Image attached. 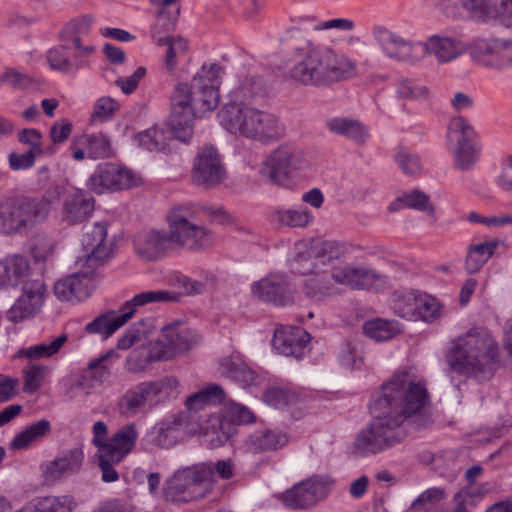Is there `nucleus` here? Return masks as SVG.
Here are the masks:
<instances>
[{"label": "nucleus", "mask_w": 512, "mask_h": 512, "mask_svg": "<svg viewBox=\"0 0 512 512\" xmlns=\"http://www.w3.org/2000/svg\"><path fill=\"white\" fill-rule=\"evenodd\" d=\"M430 405L425 384L416 382L410 369L393 374L381 385L371 406L373 419L354 441L356 453L361 456L374 455L399 445L408 436L406 422L409 419L418 429L431 425Z\"/></svg>", "instance_id": "nucleus-1"}, {"label": "nucleus", "mask_w": 512, "mask_h": 512, "mask_svg": "<svg viewBox=\"0 0 512 512\" xmlns=\"http://www.w3.org/2000/svg\"><path fill=\"white\" fill-rule=\"evenodd\" d=\"M222 72V67L216 63L204 64L191 83L180 82L174 87L170 97L169 125L178 139L188 141L195 117L218 107Z\"/></svg>", "instance_id": "nucleus-2"}, {"label": "nucleus", "mask_w": 512, "mask_h": 512, "mask_svg": "<svg viewBox=\"0 0 512 512\" xmlns=\"http://www.w3.org/2000/svg\"><path fill=\"white\" fill-rule=\"evenodd\" d=\"M500 348L492 334L476 327L459 335L447 355L450 368L467 377L490 379L499 366Z\"/></svg>", "instance_id": "nucleus-3"}, {"label": "nucleus", "mask_w": 512, "mask_h": 512, "mask_svg": "<svg viewBox=\"0 0 512 512\" xmlns=\"http://www.w3.org/2000/svg\"><path fill=\"white\" fill-rule=\"evenodd\" d=\"M356 74V63L329 46L309 49L290 70V78L300 84L326 87Z\"/></svg>", "instance_id": "nucleus-4"}, {"label": "nucleus", "mask_w": 512, "mask_h": 512, "mask_svg": "<svg viewBox=\"0 0 512 512\" xmlns=\"http://www.w3.org/2000/svg\"><path fill=\"white\" fill-rule=\"evenodd\" d=\"M379 279V275L371 269L337 262L332 265L330 275L315 274L306 279L303 289L308 297L323 299L338 293L333 282L353 289H369Z\"/></svg>", "instance_id": "nucleus-5"}, {"label": "nucleus", "mask_w": 512, "mask_h": 512, "mask_svg": "<svg viewBox=\"0 0 512 512\" xmlns=\"http://www.w3.org/2000/svg\"><path fill=\"white\" fill-rule=\"evenodd\" d=\"M214 484L212 466L198 464L176 471L166 482L163 494L168 502H189L206 497Z\"/></svg>", "instance_id": "nucleus-6"}, {"label": "nucleus", "mask_w": 512, "mask_h": 512, "mask_svg": "<svg viewBox=\"0 0 512 512\" xmlns=\"http://www.w3.org/2000/svg\"><path fill=\"white\" fill-rule=\"evenodd\" d=\"M48 214V202L26 197L0 201V234H23Z\"/></svg>", "instance_id": "nucleus-7"}, {"label": "nucleus", "mask_w": 512, "mask_h": 512, "mask_svg": "<svg viewBox=\"0 0 512 512\" xmlns=\"http://www.w3.org/2000/svg\"><path fill=\"white\" fill-rule=\"evenodd\" d=\"M309 167V161L301 151L282 145L266 157L263 173L275 185L291 187Z\"/></svg>", "instance_id": "nucleus-8"}, {"label": "nucleus", "mask_w": 512, "mask_h": 512, "mask_svg": "<svg viewBox=\"0 0 512 512\" xmlns=\"http://www.w3.org/2000/svg\"><path fill=\"white\" fill-rule=\"evenodd\" d=\"M200 335L186 323L174 321L162 328V339L150 344V361H167L194 348Z\"/></svg>", "instance_id": "nucleus-9"}, {"label": "nucleus", "mask_w": 512, "mask_h": 512, "mask_svg": "<svg viewBox=\"0 0 512 512\" xmlns=\"http://www.w3.org/2000/svg\"><path fill=\"white\" fill-rule=\"evenodd\" d=\"M174 420L181 434L201 435L211 448L224 446L231 437L230 428L216 415L186 409L178 413Z\"/></svg>", "instance_id": "nucleus-10"}, {"label": "nucleus", "mask_w": 512, "mask_h": 512, "mask_svg": "<svg viewBox=\"0 0 512 512\" xmlns=\"http://www.w3.org/2000/svg\"><path fill=\"white\" fill-rule=\"evenodd\" d=\"M333 481L327 477L312 476L280 494V501L291 509H309L330 493Z\"/></svg>", "instance_id": "nucleus-11"}, {"label": "nucleus", "mask_w": 512, "mask_h": 512, "mask_svg": "<svg viewBox=\"0 0 512 512\" xmlns=\"http://www.w3.org/2000/svg\"><path fill=\"white\" fill-rule=\"evenodd\" d=\"M373 35L388 58L409 64L421 62V41H411L382 26L375 27Z\"/></svg>", "instance_id": "nucleus-12"}, {"label": "nucleus", "mask_w": 512, "mask_h": 512, "mask_svg": "<svg viewBox=\"0 0 512 512\" xmlns=\"http://www.w3.org/2000/svg\"><path fill=\"white\" fill-rule=\"evenodd\" d=\"M470 11L478 22L512 28V0H447Z\"/></svg>", "instance_id": "nucleus-13"}, {"label": "nucleus", "mask_w": 512, "mask_h": 512, "mask_svg": "<svg viewBox=\"0 0 512 512\" xmlns=\"http://www.w3.org/2000/svg\"><path fill=\"white\" fill-rule=\"evenodd\" d=\"M141 178L130 169L114 163L100 164L88 180V187L97 194L129 189L139 185Z\"/></svg>", "instance_id": "nucleus-14"}, {"label": "nucleus", "mask_w": 512, "mask_h": 512, "mask_svg": "<svg viewBox=\"0 0 512 512\" xmlns=\"http://www.w3.org/2000/svg\"><path fill=\"white\" fill-rule=\"evenodd\" d=\"M226 177V169L217 149L212 145L201 147L194 158L191 181L195 185L211 188Z\"/></svg>", "instance_id": "nucleus-15"}, {"label": "nucleus", "mask_w": 512, "mask_h": 512, "mask_svg": "<svg viewBox=\"0 0 512 512\" xmlns=\"http://www.w3.org/2000/svg\"><path fill=\"white\" fill-rule=\"evenodd\" d=\"M108 224L97 222L83 235L81 243L84 255L79 259L87 269L95 270L111 255V245L107 241Z\"/></svg>", "instance_id": "nucleus-16"}, {"label": "nucleus", "mask_w": 512, "mask_h": 512, "mask_svg": "<svg viewBox=\"0 0 512 512\" xmlns=\"http://www.w3.org/2000/svg\"><path fill=\"white\" fill-rule=\"evenodd\" d=\"M421 42V62L430 56L440 65L450 64L457 61L468 50L463 40L444 33L430 35Z\"/></svg>", "instance_id": "nucleus-17"}, {"label": "nucleus", "mask_w": 512, "mask_h": 512, "mask_svg": "<svg viewBox=\"0 0 512 512\" xmlns=\"http://www.w3.org/2000/svg\"><path fill=\"white\" fill-rule=\"evenodd\" d=\"M47 296V287L42 278L24 282L22 295L9 309L7 317L14 323L34 316L43 306Z\"/></svg>", "instance_id": "nucleus-18"}, {"label": "nucleus", "mask_w": 512, "mask_h": 512, "mask_svg": "<svg viewBox=\"0 0 512 512\" xmlns=\"http://www.w3.org/2000/svg\"><path fill=\"white\" fill-rule=\"evenodd\" d=\"M258 110L243 103L231 102L220 110L218 118L222 127L231 134L252 140Z\"/></svg>", "instance_id": "nucleus-19"}, {"label": "nucleus", "mask_w": 512, "mask_h": 512, "mask_svg": "<svg viewBox=\"0 0 512 512\" xmlns=\"http://www.w3.org/2000/svg\"><path fill=\"white\" fill-rule=\"evenodd\" d=\"M88 24L84 22L74 23L68 26L64 31L65 44L53 49H50L47 53V61L49 66L53 70L67 71L71 67L69 43L71 42L76 49L80 52L89 54L93 51L91 45H82L80 34H86L88 32Z\"/></svg>", "instance_id": "nucleus-20"}, {"label": "nucleus", "mask_w": 512, "mask_h": 512, "mask_svg": "<svg viewBox=\"0 0 512 512\" xmlns=\"http://www.w3.org/2000/svg\"><path fill=\"white\" fill-rule=\"evenodd\" d=\"M135 254L143 261L153 262L173 251L166 230L146 229L133 238Z\"/></svg>", "instance_id": "nucleus-21"}, {"label": "nucleus", "mask_w": 512, "mask_h": 512, "mask_svg": "<svg viewBox=\"0 0 512 512\" xmlns=\"http://www.w3.org/2000/svg\"><path fill=\"white\" fill-rule=\"evenodd\" d=\"M92 269L77 272L54 285V295L61 301L74 302L87 299L95 289Z\"/></svg>", "instance_id": "nucleus-22"}, {"label": "nucleus", "mask_w": 512, "mask_h": 512, "mask_svg": "<svg viewBox=\"0 0 512 512\" xmlns=\"http://www.w3.org/2000/svg\"><path fill=\"white\" fill-rule=\"evenodd\" d=\"M84 462L81 447H74L58 455L44 467V481L52 485L64 477L79 473Z\"/></svg>", "instance_id": "nucleus-23"}, {"label": "nucleus", "mask_w": 512, "mask_h": 512, "mask_svg": "<svg viewBox=\"0 0 512 512\" xmlns=\"http://www.w3.org/2000/svg\"><path fill=\"white\" fill-rule=\"evenodd\" d=\"M310 339V335L301 327L282 326L275 330L272 344L280 354L300 359Z\"/></svg>", "instance_id": "nucleus-24"}, {"label": "nucleus", "mask_w": 512, "mask_h": 512, "mask_svg": "<svg viewBox=\"0 0 512 512\" xmlns=\"http://www.w3.org/2000/svg\"><path fill=\"white\" fill-rule=\"evenodd\" d=\"M289 435L277 429H265L250 434L243 443L246 453L259 454L275 452L285 447Z\"/></svg>", "instance_id": "nucleus-25"}, {"label": "nucleus", "mask_w": 512, "mask_h": 512, "mask_svg": "<svg viewBox=\"0 0 512 512\" xmlns=\"http://www.w3.org/2000/svg\"><path fill=\"white\" fill-rule=\"evenodd\" d=\"M138 435L136 425L127 423L110 437L101 453L107 458L121 462L134 449Z\"/></svg>", "instance_id": "nucleus-26"}, {"label": "nucleus", "mask_w": 512, "mask_h": 512, "mask_svg": "<svg viewBox=\"0 0 512 512\" xmlns=\"http://www.w3.org/2000/svg\"><path fill=\"white\" fill-rule=\"evenodd\" d=\"M94 208V198L86 191L75 189L65 197L63 218L70 224H79L91 216Z\"/></svg>", "instance_id": "nucleus-27"}, {"label": "nucleus", "mask_w": 512, "mask_h": 512, "mask_svg": "<svg viewBox=\"0 0 512 512\" xmlns=\"http://www.w3.org/2000/svg\"><path fill=\"white\" fill-rule=\"evenodd\" d=\"M193 211L190 206L178 205L173 207L167 215L170 246L172 250L182 249V243L190 232L193 218Z\"/></svg>", "instance_id": "nucleus-28"}, {"label": "nucleus", "mask_w": 512, "mask_h": 512, "mask_svg": "<svg viewBox=\"0 0 512 512\" xmlns=\"http://www.w3.org/2000/svg\"><path fill=\"white\" fill-rule=\"evenodd\" d=\"M253 294L262 301L276 305H286L290 302V293L285 278L278 274L269 275L255 283Z\"/></svg>", "instance_id": "nucleus-29"}, {"label": "nucleus", "mask_w": 512, "mask_h": 512, "mask_svg": "<svg viewBox=\"0 0 512 512\" xmlns=\"http://www.w3.org/2000/svg\"><path fill=\"white\" fill-rule=\"evenodd\" d=\"M266 403L276 409L288 410L294 418H300L306 409L305 398L289 388L273 387L264 395Z\"/></svg>", "instance_id": "nucleus-30"}, {"label": "nucleus", "mask_w": 512, "mask_h": 512, "mask_svg": "<svg viewBox=\"0 0 512 512\" xmlns=\"http://www.w3.org/2000/svg\"><path fill=\"white\" fill-rule=\"evenodd\" d=\"M501 38H477L470 47L471 59L478 65L500 70Z\"/></svg>", "instance_id": "nucleus-31"}, {"label": "nucleus", "mask_w": 512, "mask_h": 512, "mask_svg": "<svg viewBox=\"0 0 512 512\" xmlns=\"http://www.w3.org/2000/svg\"><path fill=\"white\" fill-rule=\"evenodd\" d=\"M310 256L316 260L319 266L335 265L348 254L345 243L336 240L313 239L309 242Z\"/></svg>", "instance_id": "nucleus-32"}, {"label": "nucleus", "mask_w": 512, "mask_h": 512, "mask_svg": "<svg viewBox=\"0 0 512 512\" xmlns=\"http://www.w3.org/2000/svg\"><path fill=\"white\" fill-rule=\"evenodd\" d=\"M152 388L146 381L128 389L117 401V411L120 415L134 417L148 402L154 401Z\"/></svg>", "instance_id": "nucleus-33"}, {"label": "nucleus", "mask_w": 512, "mask_h": 512, "mask_svg": "<svg viewBox=\"0 0 512 512\" xmlns=\"http://www.w3.org/2000/svg\"><path fill=\"white\" fill-rule=\"evenodd\" d=\"M257 115L252 140L267 144L285 135V125L276 115L263 110H258Z\"/></svg>", "instance_id": "nucleus-34"}, {"label": "nucleus", "mask_w": 512, "mask_h": 512, "mask_svg": "<svg viewBox=\"0 0 512 512\" xmlns=\"http://www.w3.org/2000/svg\"><path fill=\"white\" fill-rule=\"evenodd\" d=\"M180 294L168 290H149L136 294L132 299L126 301L120 312L123 313L126 320L129 321L137 308L153 303H171L178 302Z\"/></svg>", "instance_id": "nucleus-35"}, {"label": "nucleus", "mask_w": 512, "mask_h": 512, "mask_svg": "<svg viewBox=\"0 0 512 512\" xmlns=\"http://www.w3.org/2000/svg\"><path fill=\"white\" fill-rule=\"evenodd\" d=\"M327 129L334 134L341 135L357 143H364L369 136V130L360 121L345 117L327 119Z\"/></svg>", "instance_id": "nucleus-36"}, {"label": "nucleus", "mask_w": 512, "mask_h": 512, "mask_svg": "<svg viewBox=\"0 0 512 512\" xmlns=\"http://www.w3.org/2000/svg\"><path fill=\"white\" fill-rule=\"evenodd\" d=\"M497 247V240L469 245L464 263L465 271L468 274H475L479 272L484 264L492 257Z\"/></svg>", "instance_id": "nucleus-37"}, {"label": "nucleus", "mask_w": 512, "mask_h": 512, "mask_svg": "<svg viewBox=\"0 0 512 512\" xmlns=\"http://www.w3.org/2000/svg\"><path fill=\"white\" fill-rule=\"evenodd\" d=\"M51 431V424L46 419H41L23 431L15 435L9 443V449L12 451L29 448L33 443L40 441Z\"/></svg>", "instance_id": "nucleus-38"}, {"label": "nucleus", "mask_w": 512, "mask_h": 512, "mask_svg": "<svg viewBox=\"0 0 512 512\" xmlns=\"http://www.w3.org/2000/svg\"><path fill=\"white\" fill-rule=\"evenodd\" d=\"M154 43L158 46H166L164 62L166 69L173 72L177 65V58L184 55L188 50V42L181 36H158L154 35Z\"/></svg>", "instance_id": "nucleus-39"}, {"label": "nucleus", "mask_w": 512, "mask_h": 512, "mask_svg": "<svg viewBox=\"0 0 512 512\" xmlns=\"http://www.w3.org/2000/svg\"><path fill=\"white\" fill-rule=\"evenodd\" d=\"M29 271V264L25 257L13 255L0 261V283L17 284Z\"/></svg>", "instance_id": "nucleus-40"}, {"label": "nucleus", "mask_w": 512, "mask_h": 512, "mask_svg": "<svg viewBox=\"0 0 512 512\" xmlns=\"http://www.w3.org/2000/svg\"><path fill=\"white\" fill-rule=\"evenodd\" d=\"M272 220L279 226L305 228L313 221V215L306 207L299 209H278L273 212Z\"/></svg>", "instance_id": "nucleus-41"}, {"label": "nucleus", "mask_w": 512, "mask_h": 512, "mask_svg": "<svg viewBox=\"0 0 512 512\" xmlns=\"http://www.w3.org/2000/svg\"><path fill=\"white\" fill-rule=\"evenodd\" d=\"M127 322L122 312L115 315L113 311L101 314L85 326V331L91 334H101L104 337L111 336L115 331Z\"/></svg>", "instance_id": "nucleus-42"}, {"label": "nucleus", "mask_w": 512, "mask_h": 512, "mask_svg": "<svg viewBox=\"0 0 512 512\" xmlns=\"http://www.w3.org/2000/svg\"><path fill=\"white\" fill-rule=\"evenodd\" d=\"M419 295L420 291L416 290L394 293L392 302L394 313L406 320L417 321Z\"/></svg>", "instance_id": "nucleus-43"}, {"label": "nucleus", "mask_w": 512, "mask_h": 512, "mask_svg": "<svg viewBox=\"0 0 512 512\" xmlns=\"http://www.w3.org/2000/svg\"><path fill=\"white\" fill-rule=\"evenodd\" d=\"M225 426L230 428L231 434L233 428L231 424L243 425L253 423L255 421L254 414L244 405L229 401L225 403L221 415H217Z\"/></svg>", "instance_id": "nucleus-44"}, {"label": "nucleus", "mask_w": 512, "mask_h": 512, "mask_svg": "<svg viewBox=\"0 0 512 512\" xmlns=\"http://www.w3.org/2000/svg\"><path fill=\"white\" fill-rule=\"evenodd\" d=\"M474 128L463 117H453L448 125L447 139L450 144L460 145L475 141Z\"/></svg>", "instance_id": "nucleus-45"}, {"label": "nucleus", "mask_w": 512, "mask_h": 512, "mask_svg": "<svg viewBox=\"0 0 512 512\" xmlns=\"http://www.w3.org/2000/svg\"><path fill=\"white\" fill-rule=\"evenodd\" d=\"M362 330L366 336L375 341H387L400 333L396 322H390L383 319H373L366 321Z\"/></svg>", "instance_id": "nucleus-46"}, {"label": "nucleus", "mask_w": 512, "mask_h": 512, "mask_svg": "<svg viewBox=\"0 0 512 512\" xmlns=\"http://www.w3.org/2000/svg\"><path fill=\"white\" fill-rule=\"evenodd\" d=\"M86 145L88 156L92 159H103L112 154L111 141L104 133L86 134L81 137Z\"/></svg>", "instance_id": "nucleus-47"}, {"label": "nucleus", "mask_w": 512, "mask_h": 512, "mask_svg": "<svg viewBox=\"0 0 512 512\" xmlns=\"http://www.w3.org/2000/svg\"><path fill=\"white\" fill-rule=\"evenodd\" d=\"M49 367L39 364H28L23 369V391L28 394L38 391L49 374Z\"/></svg>", "instance_id": "nucleus-48"}, {"label": "nucleus", "mask_w": 512, "mask_h": 512, "mask_svg": "<svg viewBox=\"0 0 512 512\" xmlns=\"http://www.w3.org/2000/svg\"><path fill=\"white\" fill-rule=\"evenodd\" d=\"M68 337L66 334H61L49 343H41L26 349L21 350V355L29 359L48 358L56 353L67 342Z\"/></svg>", "instance_id": "nucleus-49"}, {"label": "nucleus", "mask_w": 512, "mask_h": 512, "mask_svg": "<svg viewBox=\"0 0 512 512\" xmlns=\"http://www.w3.org/2000/svg\"><path fill=\"white\" fill-rule=\"evenodd\" d=\"M443 312L442 304L433 296L420 292L418 296L417 321L433 322Z\"/></svg>", "instance_id": "nucleus-50"}, {"label": "nucleus", "mask_w": 512, "mask_h": 512, "mask_svg": "<svg viewBox=\"0 0 512 512\" xmlns=\"http://www.w3.org/2000/svg\"><path fill=\"white\" fill-rule=\"evenodd\" d=\"M36 499L40 512H72L77 506L71 495L46 496Z\"/></svg>", "instance_id": "nucleus-51"}, {"label": "nucleus", "mask_w": 512, "mask_h": 512, "mask_svg": "<svg viewBox=\"0 0 512 512\" xmlns=\"http://www.w3.org/2000/svg\"><path fill=\"white\" fill-rule=\"evenodd\" d=\"M120 109L117 100L109 96L100 97L93 106L90 116L91 123H103L112 119L115 113Z\"/></svg>", "instance_id": "nucleus-52"}, {"label": "nucleus", "mask_w": 512, "mask_h": 512, "mask_svg": "<svg viewBox=\"0 0 512 512\" xmlns=\"http://www.w3.org/2000/svg\"><path fill=\"white\" fill-rule=\"evenodd\" d=\"M190 232L182 243V249L199 250L210 246L213 242V236L204 226L196 225L192 222Z\"/></svg>", "instance_id": "nucleus-53"}, {"label": "nucleus", "mask_w": 512, "mask_h": 512, "mask_svg": "<svg viewBox=\"0 0 512 512\" xmlns=\"http://www.w3.org/2000/svg\"><path fill=\"white\" fill-rule=\"evenodd\" d=\"M223 395L224 391L220 386L211 384L188 397L186 400V408L187 410L199 413V410H201L209 400L212 398H221Z\"/></svg>", "instance_id": "nucleus-54"}, {"label": "nucleus", "mask_w": 512, "mask_h": 512, "mask_svg": "<svg viewBox=\"0 0 512 512\" xmlns=\"http://www.w3.org/2000/svg\"><path fill=\"white\" fill-rule=\"evenodd\" d=\"M446 498V493L442 488L433 487L422 492L412 503V508L422 512L432 510L436 505Z\"/></svg>", "instance_id": "nucleus-55"}, {"label": "nucleus", "mask_w": 512, "mask_h": 512, "mask_svg": "<svg viewBox=\"0 0 512 512\" xmlns=\"http://www.w3.org/2000/svg\"><path fill=\"white\" fill-rule=\"evenodd\" d=\"M479 149L475 141L455 147L456 166L461 170L470 169L477 161Z\"/></svg>", "instance_id": "nucleus-56"}, {"label": "nucleus", "mask_w": 512, "mask_h": 512, "mask_svg": "<svg viewBox=\"0 0 512 512\" xmlns=\"http://www.w3.org/2000/svg\"><path fill=\"white\" fill-rule=\"evenodd\" d=\"M402 201H404L407 208L416 209L431 216L434 215V205L431 203L429 196L422 191L414 190L403 194Z\"/></svg>", "instance_id": "nucleus-57"}, {"label": "nucleus", "mask_w": 512, "mask_h": 512, "mask_svg": "<svg viewBox=\"0 0 512 512\" xmlns=\"http://www.w3.org/2000/svg\"><path fill=\"white\" fill-rule=\"evenodd\" d=\"M179 13L180 7H177L173 15H170L169 12L165 9H160L156 18V22L151 31L152 39L154 40V35L167 36V33L172 32L176 27Z\"/></svg>", "instance_id": "nucleus-58"}, {"label": "nucleus", "mask_w": 512, "mask_h": 512, "mask_svg": "<svg viewBox=\"0 0 512 512\" xmlns=\"http://www.w3.org/2000/svg\"><path fill=\"white\" fill-rule=\"evenodd\" d=\"M221 373L235 381L247 383L252 380V371L243 363H236L231 358L221 362Z\"/></svg>", "instance_id": "nucleus-59"}, {"label": "nucleus", "mask_w": 512, "mask_h": 512, "mask_svg": "<svg viewBox=\"0 0 512 512\" xmlns=\"http://www.w3.org/2000/svg\"><path fill=\"white\" fill-rule=\"evenodd\" d=\"M318 265L316 260L310 256V245L307 246L305 251H300L291 263V270L295 274L308 275L316 273Z\"/></svg>", "instance_id": "nucleus-60"}, {"label": "nucleus", "mask_w": 512, "mask_h": 512, "mask_svg": "<svg viewBox=\"0 0 512 512\" xmlns=\"http://www.w3.org/2000/svg\"><path fill=\"white\" fill-rule=\"evenodd\" d=\"M395 160L403 173L407 175H418L422 171L420 158L404 148L399 149Z\"/></svg>", "instance_id": "nucleus-61"}, {"label": "nucleus", "mask_w": 512, "mask_h": 512, "mask_svg": "<svg viewBox=\"0 0 512 512\" xmlns=\"http://www.w3.org/2000/svg\"><path fill=\"white\" fill-rule=\"evenodd\" d=\"M137 140L148 151H160L164 148V132L157 128H149L139 133Z\"/></svg>", "instance_id": "nucleus-62"}, {"label": "nucleus", "mask_w": 512, "mask_h": 512, "mask_svg": "<svg viewBox=\"0 0 512 512\" xmlns=\"http://www.w3.org/2000/svg\"><path fill=\"white\" fill-rule=\"evenodd\" d=\"M180 435L181 433L173 419L170 422L161 424L155 442L163 448H169L178 441Z\"/></svg>", "instance_id": "nucleus-63"}, {"label": "nucleus", "mask_w": 512, "mask_h": 512, "mask_svg": "<svg viewBox=\"0 0 512 512\" xmlns=\"http://www.w3.org/2000/svg\"><path fill=\"white\" fill-rule=\"evenodd\" d=\"M478 497L479 495L472 487L461 489L453 496V512H466L469 507L475 506Z\"/></svg>", "instance_id": "nucleus-64"}]
</instances>
